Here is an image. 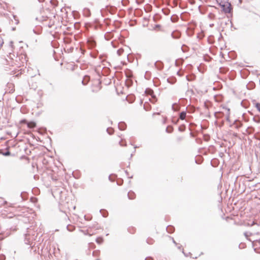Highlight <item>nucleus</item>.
<instances>
[{"label":"nucleus","mask_w":260,"mask_h":260,"mask_svg":"<svg viewBox=\"0 0 260 260\" xmlns=\"http://www.w3.org/2000/svg\"><path fill=\"white\" fill-rule=\"evenodd\" d=\"M22 122H26L27 127L30 128H34V127H36V123L34 121L26 122V121L25 120H24L22 121Z\"/></svg>","instance_id":"nucleus-1"},{"label":"nucleus","mask_w":260,"mask_h":260,"mask_svg":"<svg viewBox=\"0 0 260 260\" xmlns=\"http://www.w3.org/2000/svg\"><path fill=\"white\" fill-rule=\"evenodd\" d=\"M145 93H146V94H147L148 95H151L152 96V98H155V96L154 95V92H153V90H152L151 89H150V88L146 89Z\"/></svg>","instance_id":"nucleus-2"},{"label":"nucleus","mask_w":260,"mask_h":260,"mask_svg":"<svg viewBox=\"0 0 260 260\" xmlns=\"http://www.w3.org/2000/svg\"><path fill=\"white\" fill-rule=\"evenodd\" d=\"M118 127L120 130L124 131L126 127V125L124 122H121L118 123Z\"/></svg>","instance_id":"nucleus-3"},{"label":"nucleus","mask_w":260,"mask_h":260,"mask_svg":"<svg viewBox=\"0 0 260 260\" xmlns=\"http://www.w3.org/2000/svg\"><path fill=\"white\" fill-rule=\"evenodd\" d=\"M87 44L90 48H93L95 46V42L93 40H88L87 41Z\"/></svg>","instance_id":"nucleus-4"},{"label":"nucleus","mask_w":260,"mask_h":260,"mask_svg":"<svg viewBox=\"0 0 260 260\" xmlns=\"http://www.w3.org/2000/svg\"><path fill=\"white\" fill-rule=\"evenodd\" d=\"M127 196L129 199L133 200L135 198L136 195L133 191H130L128 192Z\"/></svg>","instance_id":"nucleus-5"},{"label":"nucleus","mask_w":260,"mask_h":260,"mask_svg":"<svg viewBox=\"0 0 260 260\" xmlns=\"http://www.w3.org/2000/svg\"><path fill=\"white\" fill-rule=\"evenodd\" d=\"M171 36L173 39H179L180 38V35L178 32H173L171 34Z\"/></svg>","instance_id":"nucleus-6"},{"label":"nucleus","mask_w":260,"mask_h":260,"mask_svg":"<svg viewBox=\"0 0 260 260\" xmlns=\"http://www.w3.org/2000/svg\"><path fill=\"white\" fill-rule=\"evenodd\" d=\"M83 14L86 17H89L90 16V12L89 9L85 8L83 10Z\"/></svg>","instance_id":"nucleus-7"},{"label":"nucleus","mask_w":260,"mask_h":260,"mask_svg":"<svg viewBox=\"0 0 260 260\" xmlns=\"http://www.w3.org/2000/svg\"><path fill=\"white\" fill-rule=\"evenodd\" d=\"M222 7L223 8V11L225 12V13H229L231 12V5L229 4V6L228 7H227L226 8H224V5H222Z\"/></svg>","instance_id":"nucleus-8"},{"label":"nucleus","mask_w":260,"mask_h":260,"mask_svg":"<svg viewBox=\"0 0 260 260\" xmlns=\"http://www.w3.org/2000/svg\"><path fill=\"white\" fill-rule=\"evenodd\" d=\"M186 113L185 111H182L179 115V118L181 120H184L185 118Z\"/></svg>","instance_id":"nucleus-9"},{"label":"nucleus","mask_w":260,"mask_h":260,"mask_svg":"<svg viewBox=\"0 0 260 260\" xmlns=\"http://www.w3.org/2000/svg\"><path fill=\"white\" fill-rule=\"evenodd\" d=\"M89 80V77L88 76H85L84 79L82 80V83L83 85H86Z\"/></svg>","instance_id":"nucleus-10"},{"label":"nucleus","mask_w":260,"mask_h":260,"mask_svg":"<svg viewBox=\"0 0 260 260\" xmlns=\"http://www.w3.org/2000/svg\"><path fill=\"white\" fill-rule=\"evenodd\" d=\"M30 200L32 204H34L35 206H37L38 199L36 198L32 197L30 198Z\"/></svg>","instance_id":"nucleus-11"},{"label":"nucleus","mask_w":260,"mask_h":260,"mask_svg":"<svg viewBox=\"0 0 260 260\" xmlns=\"http://www.w3.org/2000/svg\"><path fill=\"white\" fill-rule=\"evenodd\" d=\"M107 132H108V133L109 134V135H112L114 133V130L111 127H109V128H107Z\"/></svg>","instance_id":"nucleus-12"},{"label":"nucleus","mask_w":260,"mask_h":260,"mask_svg":"<svg viewBox=\"0 0 260 260\" xmlns=\"http://www.w3.org/2000/svg\"><path fill=\"white\" fill-rule=\"evenodd\" d=\"M123 52V49H122V48H120V49H119L117 51V54L120 56L121 55Z\"/></svg>","instance_id":"nucleus-13"},{"label":"nucleus","mask_w":260,"mask_h":260,"mask_svg":"<svg viewBox=\"0 0 260 260\" xmlns=\"http://www.w3.org/2000/svg\"><path fill=\"white\" fill-rule=\"evenodd\" d=\"M144 108L145 109V110L148 111L149 110V104H145L144 105Z\"/></svg>","instance_id":"nucleus-14"},{"label":"nucleus","mask_w":260,"mask_h":260,"mask_svg":"<svg viewBox=\"0 0 260 260\" xmlns=\"http://www.w3.org/2000/svg\"><path fill=\"white\" fill-rule=\"evenodd\" d=\"M255 107L257 110L260 112V103H257L255 104Z\"/></svg>","instance_id":"nucleus-15"},{"label":"nucleus","mask_w":260,"mask_h":260,"mask_svg":"<svg viewBox=\"0 0 260 260\" xmlns=\"http://www.w3.org/2000/svg\"><path fill=\"white\" fill-rule=\"evenodd\" d=\"M208 17L211 19H213L215 18V15L212 13H210L208 15Z\"/></svg>","instance_id":"nucleus-16"},{"label":"nucleus","mask_w":260,"mask_h":260,"mask_svg":"<svg viewBox=\"0 0 260 260\" xmlns=\"http://www.w3.org/2000/svg\"><path fill=\"white\" fill-rule=\"evenodd\" d=\"M13 18H14V19L15 20V23L16 24H18V23H19V21L17 19V17L16 16H15V15H13Z\"/></svg>","instance_id":"nucleus-17"},{"label":"nucleus","mask_w":260,"mask_h":260,"mask_svg":"<svg viewBox=\"0 0 260 260\" xmlns=\"http://www.w3.org/2000/svg\"><path fill=\"white\" fill-rule=\"evenodd\" d=\"M166 131V132H167L168 133H171L173 131V128L172 127H171L170 129H169V127H167Z\"/></svg>","instance_id":"nucleus-18"},{"label":"nucleus","mask_w":260,"mask_h":260,"mask_svg":"<svg viewBox=\"0 0 260 260\" xmlns=\"http://www.w3.org/2000/svg\"><path fill=\"white\" fill-rule=\"evenodd\" d=\"M3 154L5 156H9L10 155V152L9 151H7L6 152L3 153Z\"/></svg>","instance_id":"nucleus-19"},{"label":"nucleus","mask_w":260,"mask_h":260,"mask_svg":"<svg viewBox=\"0 0 260 260\" xmlns=\"http://www.w3.org/2000/svg\"><path fill=\"white\" fill-rule=\"evenodd\" d=\"M227 110V120H229V116H230V109H226Z\"/></svg>","instance_id":"nucleus-20"},{"label":"nucleus","mask_w":260,"mask_h":260,"mask_svg":"<svg viewBox=\"0 0 260 260\" xmlns=\"http://www.w3.org/2000/svg\"><path fill=\"white\" fill-rule=\"evenodd\" d=\"M213 26H214V24L213 23H211V24H209V26L210 27H212Z\"/></svg>","instance_id":"nucleus-21"},{"label":"nucleus","mask_w":260,"mask_h":260,"mask_svg":"<svg viewBox=\"0 0 260 260\" xmlns=\"http://www.w3.org/2000/svg\"><path fill=\"white\" fill-rule=\"evenodd\" d=\"M178 139V140L179 141H181V140H182V138L179 137V138H178V139Z\"/></svg>","instance_id":"nucleus-22"},{"label":"nucleus","mask_w":260,"mask_h":260,"mask_svg":"<svg viewBox=\"0 0 260 260\" xmlns=\"http://www.w3.org/2000/svg\"><path fill=\"white\" fill-rule=\"evenodd\" d=\"M119 144L121 146H123V145L122 144L121 142H119Z\"/></svg>","instance_id":"nucleus-23"},{"label":"nucleus","mask_w":260,"mask_h":260,"mask_svg":"<svg viewBox=\"0 0 260 260\" xmlns=\"http://www.w3.org/2000/svg\"><path fill=\"white\" fill-rule=\"evenodd\" d=\"M99 211L102 212V211H106V210H104L103 209H100Z\"/></svg>","instance_id":"nucleus-24"},{"label":"nucleus","mask_w":260,"mask_h":260,"mask_svg":"<svg viewBox=\"0 0 260 260\" xmlns=\"http://www.w3.org/2000/svg\"><path fill=\"white\" fill-rule=\"evenodd\" d=\"M73 209L75 210V206H73Z\"/></svg>","instance_id":"nucleus-25"},{"label":"nucleus","mask_w":260,"mask_h":260,"mask_svg":"<svg viewBox=\"0 0 260 260\" xmlns=\"http://www.w3.org/2000/svg\"><path fill=\"white\" fill-rule=\"evenodd\" d=\"M186 78H187V79L188 80H189V79H188V78H187V76H186Z\"/></svg>","instance_id":"nucleus-26"},{"label":"nucleus","mask_w":260,"mask_h":260,"mask_svg":"<svg viewBox=\"0 0 260 260\" xmlns=\"http://www.w3.org/2000/svg\"><path fill=\"white\" fill-rule=\"evenodd\" d=\"M96 260H100V259H96Z\"/></svg>","instance_id":"nucleus-27"}]
</instances>
